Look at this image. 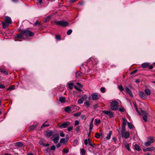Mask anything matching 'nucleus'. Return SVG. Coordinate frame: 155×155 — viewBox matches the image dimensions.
Wrapping results in <instances>:
<instances>
[{
	"mask_svg": "<svg viewBox=\"0 0 155 155\" xmlns=\"http://www.w3.org/2000/svg\"><path fill=\"white\" fill-rule=\"evenodd\" d=\"M84 143L85 145H87L88 143V140L87 139H85L84 140Z\"/></svg>",
	"mask_w": 155,
	"mask_h": 155,
	"instance_id": "54",
	"label": "nucleus"
},
{
	"mask_svg": "<svg viewBox=\"0 0 155 155\" xmlns=\"http://www.w3.org/2000/svg\"><path fill=\"white\" fill-rule=\"evenodd\" d=\"M148 115H144L143 117V120L145 121V122H147V116Z\"/></svg>",
	"mask_w": 155,
	"mask_h": 155,
	"instance_id": "35",
	"label": "nucleus"
},
{
	"mask_svg": "<svg viewBox=\"0 0 155 155\" xmlns=\"http://www.w3.org/2000/svg\"><path fill=\"white\" fill-rule=\"evenodd\" d=\"M10 23H8L5 21L2 23L3 27L4 28H6L8 26L9 24Z\"/></svg>",
	"mask_w": 155,
	"mask_h": 155,
	"instance_id": "18",
	"label": "nucleus"
},
{
	"mask_svg": "<svg viewBox=\"0 0 155 155\" xmlns=\"http://www.w3.org/2000/svg\"><path fill=\"white\" fill-rule=\"evenodd\" d=\"M118 89L121 91H123L124 89L122 85H119L118 86Z\"/></svg>",
	"mask_w": 155,
	"mask_h": 155,
	"instance_id": "38",
	"label": "nucleus"
},
{
	"mask_svg": "<svg viewBox=\"0 0 155 155\" xmlns=\"http://www.w3.org/2000/svg\"><path fill=\"white\" fill-rule=\"evenodd\" d=\"M141 114L142 115L144 116V115H148V114L145 111L142 110L141 111Z\"/></svg>",
	"mask_w": 155,
	"mask_h": 155,
	"instance_id": "32",
	"label": "nucleus"
},
{
	"mask_svg": "<svg viewBox=\"0 0 155 155\" xmlns=\"http://www.w3.org/2000/svg\"><path fill=\"white\" fill-rule=\"evenodd\" d=\"M36 126L35 125H32L30 127L31 129L33 130L36 128Z\"/></svg>",
	"mask_w": 155,
	"mask_h": 155,
	"instance_id": "55",
	"label": "nucleus"
},
{
	"mask_svg": "<svg viewBox=\"0 0 155 155\" xmlns=\"http://www.w3.org/2000/svg\"><path fill=\"white\" fill-rule=\"evenodd\" d=\"M123 122L122 124V126L123 128V129H124L125 127L127 125V120L125 118H123Z\"/></svg>",
	"mask_w": 155,
	"mask_h": 155,
	"instance_id": "11",
	"label": "nucleus"
},
{
	"mask_svg": "<svg viewBox=\"0 0 155 155\" xmlns=\"http://www.w3.org/2000/svg\"><path fill=\"white\" fill-rule=\"evenodd\" d=\"M54 143H57L59 139V136L58 134H54L51 138Z\"/></svg>",
	"mask_w": 155,
	"mask_h": 155,
	"instance_id": "6",
	"label": "nucleus"
},
{
	"mask_svg": "<svg viewBox=\"0 0 155 155\" xmlns=\"http://www.w3.org/2000/svg\"><path fill=\"white\" fill-rule=\"evenodd\" d=\"M100 136H101L100 134H99L98 133H96L95 134V137L96 138H99V137H100Z\"/></svg>",
	"mask_w": 155,
	"mask_h": 155,
	"instance_id": "43",
	"label": "nucleus"
},
{
	"mask_svg": "<svg viewBox=\"0 0 155 155\" xmlns=\"http://www.w3.org/2000/svg\"><path fill=\"white\" fill-rule=\"evenodd\" d=\"M55 38L57 40L61 39L60 36L58 35H57L55 36Z\"/></svg>",
	"mask_w": 155,
	"mask_h": 155,
	"instance_id": "42",
	"label": "nucleus"
},
{
	"mask_svg": "<svg viewBox=\"0 0 155 155\" xmlns=\"http://www.w3.org/2000/svg\"><path fill=\"white\" fill-rule=\"evenodd\" d=\"M154 149L155 148L154 147H149L147 148L144 149H143V151L144 152H146L147 151H151L154 150Z\"/></svg>",
	"mask_w": 155,
	"mask_h": 155,
	"instance_id": "14",
	"label": "nucleus"
},
{
	"mask_svg": "<svg viewBox=\"0 0 155 155\" xmlns=\"http://www.w3.org/2000/svg\"><path fill=\"white\" fill-rule=\"evenodd\" d=\"M93 124L91 123L90 126V127L89 128V130L92 129L93 127Z\"/></svg>",
	"mask_w": 155,
	"mask_h": 155,
	"instance_id": "51",
	"label": "nucleus"
},
{
	"mask_svg": "<svg viewBox=\"0 0 155 155\" xmlns=\"http://www.w3.org/2000/svg\"><path fill=\"white\" fill-rule=\"evenodd\" d=\"M140 97L142 99H145L147 98V96L145 94L143 91H140L139 93Z\"/></svg>",
	"mask_w": 155,
	"mask_h": 155,
	"instance_id": "9",
	"label": "nucleus"
},
{
	"mask_svg": "<svg viewBox=\"0 0 155 155\" xmlns=\"http://www.w3.org/2000/svg\"><path fill=\"white\" fill-rule=\"evenodd\" d=\"M88 143L89 144V145H90L91 144V140L89 139V138L88 139Z\"/></svg>",
	"mask_w": 155,
	"mask_h": 155,
	"instance_id": "63",
	"label": "nucleus"
},
{
	"mask_svg": "<svg viewBox=\"0 0 155 155\" xmlns=\"http://www.w3.org/2000/svg\"><path fill=\"white\" fill-rule=\"evenodd\" d=\"M125 146L126 148L129 151L130 150V149L129 147V144L128 143H125Z\"/></svg>",
	"mask_w": 155,
	"mask_h": 155,
	"instance_id": "30",
	"label": "nucleus"
},
{
	"mask_svg": "<svg viewBox=\"0 0 155 155\" xmlns=\"http://www.w3.org/2000/svg\"><path fill=\"white\" fill-rule=\"evenodd\" d=\"M124 109L123 107L120 108L119 109V110L121 112H124Z\"/></svg>",
	"mask_w": 155,
	"mask_h": 155,
	"instance_id": "50",
	"label": "nucleus"
},
{
	"mask_svg": "<svg viewBox=\"0 0 155 155\" xmlns=\"http://www.w3.org/2000/svg\"><path fill=\"white\" fill-rule=\"evenodd\" d=\"M51 17V15H50L45 18L44 19V22H48L50 20Z\"/></svg>",
	"mask_w": 155,
	"mask_h": 155,
	"instance_id": "19",
	"label": "nucleus"
},
{
	"mask_svg": "<svg viewBox=\"0 0 155 155\" xmlns=\"http://www.w3.org/2000/svg\"><path fill=\"white\" fill-rule=\"evenodd\" d=\"M149 64L148 63H144L141 64V66L143 68H146L149 66Z\"/></svg>",
	"mask_w": 155,
	"mask_h": 155,
	"instance_id": "23",
	"label": "nucleus"
},
{
	"mask_svg": "<svg viewBox=\"0 0 155 155\" xmlns=\"http://www.w3.org/2000/svg\"><path fill=\"white\" fill-rule=\"evenodd\" d=\"M55 24L58 25H60L63 26H66L68 25V22L64 20H62L61 21H54Z\"/></svg>",
	"mask_w": 155,
	"mask_h": 155,
	"instance_id": "2",
	"label": "nucleus"
},
{
	"mask_svg": "<svg viewBox=\"0 0 155 155\" xmlns=\"http://www.w3.org/2000/svg\"><path fill=\"white\" fill-rule=\"evenodd\" d=\"M102 112L104 114H107L110 117H113L114 116V113L110 110H102Z\"/></svg>",
	"mask_w": 155,
	"mask_h": 155,
	"instance_id": "7",
	"label": "nucleus"
},
{
	"mask_svg": "<svg viewBox=\"0 0 155 155\" xmlns=\"http://www.w3.org/2000/svg\"><path fill=\"white\" fill-rule=\"evenodd\" d=\"M0 72H3L7 75H8V72L5 70H2V69H0Z\"/></svg>",
	"mask_w": 155,
	"mask_h": 155,
	"instance_id": "34",
	"label": "nucleus"
},
{
	"mask_svg": "<svg viewBox=\"0 0 155 155\" xmlns=\"http://www.w3.org/2000/svg\"><path fill=\"white\" fill-rule=\"evenodd\" d=\"M81 76V74L80 72H77L76 73V77L77 78H79Z\"/></svg>",
	"mask_w": 155,
	"mask_h": 155,
	"instance_id": "26",
	"label": "nucleus"
},
{
	"mask_svg": "<svg viewBox=\"0 0 155 155\" xmlns=\"http://www.w3.org/2000/svg\"><path fill=\"white\" fill-rule=\"evenodd\" d=\"M69 125L68 123L67 122H64L59 125V127L60 128L62 129L66 127L68 125Z\"/></svg>",
	"mask_w": 155,
	"mask_h": 155,
	"instance_id": "12",
	"label": "nucleus"
},
{
	"mask_svg": "<svg viewBox=\"0 0 155 155\" xmlns=\"http://www.w3.org/2000/svg\"><path fill=\"white\" fill-rule=\"evenodd\" d=\"M65 110L66 112L69 113L71 111V108L69 106L65 108Z\"/></svg>",
	"mask_w": 155,
	"mask_h": 155,
	"instance_id": "27",
	"label": "nucleus"
},
{
	"mask_svg": "<svg viewBox=\"0 0 155 155\" xmlns=\"http://www.w3.org/2000/svg\"><path fill=\"white\" fill-rule=\"evenodd\" d=\"M61 143L60 142L58 143L57 145L56 146L57 148H59L61 146Z\"/></svg>",
	"mask_w": 155,
	"mask_h": 155,
	"instance_id": "49",
	"label": "nucleus"
},
{
	"mask_svg": "<svg viewBox=\"0 0 155 155\" xmlns=\"http://www.w3.org/2000/svg\"><path fill=\"white\" fill-rule=\"evenodd\" d=\"M133 104L134 105V107L135 108V109L136 111L138 112V109L137 108V106L136 102L134 101L133 102Z\"/></svg>",
	"mask_w": 155,
	"mask_h": 155,
	"instance_id": "33",
	"label": "nucleus"
},
{
	"mask_svg": "<svg viewBox=\"0 0 155 155\" xmlns=\"http://www.w3.org/2000/svg\"><path fill=\"white\" fill-rule=\"evenodd\" d=\"M144 92L146 95L149 96L151 94L150 90L148 88L144 90Z\"/></svg>",
	"mask_w": 155,
	"mask_h": 155,
	"instance_id": "16",
	"label": "nucleus"
},
{
	"mask_svg": "<svg viewBox=\"0 0 155 155\" xmlns=\"http://www.w3.org/2000/svg\"><path fill=\"white\" fill-rule=\"evenodd\" d=\"M95 121L96 123H100L101 122V120L100 119H96Z\"/></svg>",
	"mask_w": 155,
	"mask_h": 155,
	"instance_id": "45",
	"label": "nucleus"
},
{
	"mask_svg": "<svg viewBox=\"0 0 155 155\" xmlns=\"http://www.w3.org/2000/svg\"><path fill=\"white\" fill-rule=\"evenodd\" d=\"M53 133L54 132L52 130L47 131L45 132V135L46 137H49L53 135Z\"/></svg>",
	"mask_w": 155,
	"mask_h": 155,
	"instance_id": "8",
	"label": "nucleus"
},
{
	"mask_svg": "<svg viewBox=\"0 0 155 155\" xmlns=\"http://www.w3.org/2000/svg\"><path fill=\"white\" fill-rule=\"evenodd\" d=\"M72 32V30L71 29L68 30L67 32V34L68 35H70Z\"/></svg>",
	"mask_w": 155,
	"mask_h": 155,
	"instance_id": "39",
	"label": "nucleus"
},
{
	"mask_svg": "<svg viewBox=\"0 0 155 155\" xmlns=\"http://www.w3.org/2000/svg\"><path fill=\"white\" fill-rule=\"evenodd\" d=\"M5 21L9 23H12V20L11 18L8 16H6L5 17Z\"/></svg>",
	"mask_w": 155,
	"mask_h": 155,
	"instance_id": "15",
	"label": "nucleus"
},
{
	"mask_svg": "<svg viewBox=\"0 0 155 155\" xmlns=\"http://www.w3.org/2000/svg\"><path fill=\"white\" fill-rule=\"evenodd\" d=\"M59 101L61 103H64L65 101V98L62 97H60Z\"/></svg>",
	"mask_w": 155,
	"mask_h": 155,
	"instance_id": "29",
	"label": "nucleus"
},
{
	"mask_svg": "<svg viewBox=\"0 0 155 155\" xmlns=\"http://www.w3.org/2000/svg\"><path fill=\"white\" fill-rule=\"evenodd\" d=\"M60 135L61 137H64L65 135L63 132H61L60 133Z\"/></svg>",
	"mask_w": 155,
	"mask_h": 155,
	"instance_id": "53",
	"label": "nucleus"
},
{
	"mask_svg": "<svg viewBox=\"0 0 155 155\" xmlns=\"http://www.w3.org/2000/svg\"><path fill=\"white\" fill-rule=\"evenodd\" d=\"M63 151L65 153H67L69 152L68 150L66 148H64L63 150Z\"/></svg>",
	"mask_w": 155,
	"mask_h": 155,
	"instance_id": "37",
	"label": "nucleus"
},
{
	"mask_svg": "<svg viewBox=\"0 0 155 155\" xmlns=\"http://www.w3.org/2000/svg\"><path fill=\"white\" fill-rule=\"evenodd\" d=\"M73 84L72 83H70L68 84V87L71 89H72L73 87Z\"/></svg>",
	"mask_w": 155,
	"mask_h": 155,
	"instance_id": "36",
	"label": "nucleus"
},
{
	"mask_svg": "<svg viewBox=\"0 0 155 155\" xmlns=\"http://www.w3.org/2000/svg\"><path fill=\"white\" fill-rule=\"evenodd\" d=\"M24 35V34L22 33V31L21 32L20 34L17 35V36H16V38H23V36Z\"/></svg>",
	"mask_w": 155,
	"mask_h": 155,
	"instance_id": "22",
	"label": "nucleus"
},
{
	"mask_svg": "<svg viewBox=\"0 0 155 155\" xmlns=\"http://www.w3.org/2000/svg\"><path fill=\"white\" fill-rule=\"evenodd\" d=\"M153 68V66L152 65H150V66H149V69H152Z\"/></svg>",
	"mask_w": 155,
	"mask_h": 155,
	"instance_id": "62",
	"label": "nucleus"
},
{
	"mask_svg": "<svg viewBox=\"0 0 155 155\" xmlns=\"http://www.w3.org/2000/svg\"><path fill=\"white\" fill-rule=\"evenodd\" d=\"M5 88V87L4 85L1 84L0 85V88L1 89H3Z\"/></svg>",
	"mask_w": 155,
	"mask_h": 155,
	"instance_id": "57",
	"label": "nucleus"
},
{
	"mask_svg": "<svg viewBox=\"0 0 155 155\" xmlns=\"http://www.w3.org/2000/svg\"><path fill=\"white\" fill-rule=\"evenodd\" d=\"M112 133V132L111 131H109V133L107 134V137H106V138L107 140H109L110 138Z\"/></svg>",
	"mask_w": 155,
	"mask_h": 155,
	"instance_id": "21",
	"label": "nucleus"
},
{
	"mask_svg": "<svg viewBox=\"0 0 155 155\" xmlns=\"http://www.w3.org/2000/svg\"><path fill=\"white\" fill-rule=\"evenodd\" d=\"M49 126V124H43L41 126V128H42V127H47V126Z\"/></svg>",
	"mask_w": 155,
	"mask_h": 155,
	"instance_id": "52",
	"label": "nucleus"
},
{
	"mask_svg": "<svg viewBox=\"0 0 155 155\" xmlns=\"http://www.w3.org/2000/svg\"><path fill=\"white\" fill-rule=\"evenodd\" d=\"M81 113L80 112H78L74 114V116L75 117H78L80 115Z\"/></svg>",
	"mask_w": 155,
	"mask_h": 155,
	"instance_id": "40",
	"label": "nucleus"
},
{
	"mask_svg": "<svg viewBox=\"0 0 155 155\" xmlns=\"http://www.w3.org/2000/svg\"><path fill=\"white\" fill-rule=\"evenodd\" d=\"M154 141L153 138L152 137H150L148 138L147 141L144 143V145L146 147H148L151 145V143Z\"/></svg>",
	"mask_w": 155,
	"mask_h": 155,
	"instance_id": "5",
	"label": "nucleus"
},
{
	"mask_svg": "<svg viewBox=\"0 0 155 155\" xmlns=\"http://www.w3.org/2000/svg\"><path fill=\"white\" fill-rule=\"evenodd\" d=\"M81 152L82 154H84L85 153V151L84 149H82L81 150Z\"/></svg>",
	"mask_w": 155,
	"mask_h": 155,
	"instance_id": "47",
	"label": "nucleus"
},
{
	"mask_svg": "<svg viewBox=\"0 0 155 155\" xmlns=\"http://www.w3.org/2000/svg\"><path fill=\"white\" fill-rule=\"evenodd\" d=\"M9 87L12 88V89H10L12 90L14 89L15 87L14 86H11Z\"/></svg>",
	"mask_w": 155,
	"mask_h": 155,
	"instance_id": "60",
	"label": "nucleus"
},
{
	"mask_svg": "<svg viewBox=\"0 0 155 155\" xmlns=\"http://www.w3.org/2000/svg\"><path fill=\"white\" fill-rule=\"evenodd\" d=\"M55 147L54 145H52V146L51 147V150H55Z\"/></svg>",
	"mask_w": 155,
	"mask_h": 155,
	"instance_id": "46",
	"label": "nucleus"
},
{
	"mask_svg": "<svg viewBox=\"0 0 155 155\" xmlns=\"http://www.w3.org/2000/svg\"><path fill=\"white\" fill-rule=\"evenodd\" d=\"M80 130V127L79 126L77 127L76 128V130L77 131H79Z\"/></svg>",
	"mask_w": 155,
	"mask_h": 155,
	"instance_id": "59",
	"label": "nucleus"
},
{
	"mask_svg": "<svg viewBox=\"0 0 155 155\" xmlns=\"http://www.w3.org/2000/svg\"><path fill=\"white\" fill-rule=\"evenodd\" d=\"M126 90L131 97H133L134 96L131 91L128 87H127L126 88Z\"/></svg>",
	"mask_w": 155,
	"mask_h": 155,
	"instance_id": "17",
	"label": "nucleus"
},
{
	"mask_svg": "<svg viewBox=\"0 0 155 155\" xmlns=\"http://www.w3.org/2000/svg\"><path fill=\"white\" fill-rule=\"evenodd\" d=\"M84 104L86 105L87 108H88L90 106V102L88 101H86L84 103Z\"/></svg>",
	"mask_w": 155,
	"mask_h": 155,
	"instance_id": "31",
	"label": "nucleus"
},
{
	"mask_svg": "<svg viewBox=\"0 0 155 155\" xmlns=\"http://www.w3.org/2000/svg\"><path fill=\"white\" fill-rule=\"evenodd\" d=\"M77 84L80 87H82V85L80 83H77Z\"/></svg>",
	"mask_w": 155,
	"mask_h": 155,
	"instance_id": "58",
	"label": "nucleus"
},
{
	"mask_svg": "<svg viewBox=\"0 0 155 155\" xmlns=\"http://www.w3.org/2000/svg\"><path fill=\"white\" fill-rule=\"evenodd\" d=\"M79 124V122L78 120H76V121H75L74 125L75 126H76V125H78Z\"/></svg>",
	"mask_w": 155,
	"mask_h": 155,
	"instance_id": "56",
	"label": "nucleus"
},
{
	"mask_svg": "<svg viewBox=\"0 0 155 155\" xmlns=\"http://www.w3.org/2000/svg\"><path fill=\"white\" fill-rule=\"evenodd\" d=\"M118 103L116 101H112L110 103V109L112 110H116L118 109Z\"/></svg>",
	"mask_w": 155,
	"mask_h": 155,
	"instance_id": "1",
	"label": "nucleus"
},
{
	"mask_svg": "<svg viewBox=\"0 0 155 155\" xmlns=\"http://www.w3.org/2000/svg\"><path fill=\"white\" fill-rule=\"evenodd\" d=\"M98 94L95 93H94L92 94V98L93 100H96L98 98Z\"/></svg>",
	"mask_w": 155,
	"mask_h": 155,
	"instance_id": "13",
	"label": "nucleus"
},
{
	"mask_svg": "<svg viewBox=\"0 0 155 155\" xmlns=\"http://www.w3.org/2000/svg\"><path fill=\"white\" fill-rule=\"evenodd\" d=\"M73 127L72 126H71L68 128V129H67L68 130V131H70L73 129Z\"/></svg>",
	"mask_w": 155,
	"mask_h": 155,
	"instance_id": "48",
	"label": "nucleus"
},
{
	"mask_svg": "<svg viewBox=\"0 0 155 155\" xmlns=\"http://www.w3.org/2000/svg\"><path fill=\"white\" fill-rule=\"evenodd\" d=\"M105 88L104 87H102L101 89V91L103 93L105 92Z\"/></svg>",
	"mask_w": 155,
	"mask_h": 155,
	"instance_id": "44",
	"label": "nucleus"
},
{
	"mask_svg": "<svg viewBox=\"0 0 155 155\" xmlns=\"http://www.w3.org/2000/svg\"><path fill=\"white\" fill-rule=\"evenodd\" d=\"M37 25H38L39 26L40 25V24L38 22V21H36V22L34 24V25L35 26H36Z\"/></svg>",
	"mask_w": 155,
	"mask_h": 155,
	"instance_id": "41",
	"label": "nucleus"
},
{
	"mask_svg": "<svg viewBox=\"0 0 155 155\" xmlns=\"http://www.w3.org/2000/svg\"><path fill=\"white\" fill-rule=\"evenodd\" d=\"M135 82L137 83H138L140 82V81L138 79H136L135 80Z\"/></svg>",
	"mask_w": 155,
	"mask_h": 155,
	"instance_id": "64",
	"label": "nucleus"
},
{
	"mask_svg": "<svg viewBox=\"0 0 155 155\" xmlns=\"http://www.w3.org/2000/svg\"><path fill=\"white\" fill-rule=\"evenodd\" d=\"M87 96L86 95H84L78 100V102L79 104H81L83 103L84 99L87 98Z\"/></svg>",
	"mask_w": 155,
	"mask_h": 155,
	"instance_id": "10",
	"label": "nucleus"
},
{
	"mask_svg": "<svg viewBox=\"0 0 155 155\" xmlns=\"http://www.w3.org/2000/svg\"><path fill=\"white\" fill-rule=\"evenodd\" d=\"M119 133L123 137H124L126 139H127L129 137V133L128 132H125V129L120 130L119 131Z\"/></svg>",
	"mask_w": 155,
	"mask_h": 155,
	"instance_id": "3",
	"label": "nucleus"
},
{
	"mask_svg": "<svg viewBox=\"0 0 155 155\" xmlns=\"http://www.w3.org/2000/svg\"><path fill=\"white\" fill-rule=\"evenodd\" d=\"M22 33L24 34V35L27 37L32 36L34 35V33L33 32L28 30H23Z\"/></svg>",
	"mask_w": 155,
	"mask_h": 155,
	"instance_id": "4",
	"label": "nucleus"
},
{
	"mask_svg": "<svg viewBox=\"0 0 155 155\" xmlns=\"http://www.w3.org/2000/svg\"><path fill=\"white\" fill-rule=\"evenodd\" d=\"M60 142L61 143H63L65 145L67 144V141L64 138L61 139L60 140Z\"/></svg>",
	"mask_w": 155,
	"mask_h": 155,
	"instance_id": "20",
	"label": "nucleus"
},
{
	"mask_svg": "<svg viewBox=\"0 0 155 155\" xmlns=\"http://www.w3.org/2000/svg\"><path fill=\"white\" fill-rule=\"evenodd\" d=\"M127 124L128 127L130 129H132L134 127V126L130 123L128 122Z\"/></svg>",
	"mask_w": 155,
	"mask_h": 155,
	"instance_id": "28",
	"label": "nucleus"
},
{
	"mask_svg": "<svg viewBox=\"0 0 155 155\" xmlns=\"http://www.w3.org/2000/svg\"><path fill=\"white\" fill-rule=\"evenodd\" d=\"M112 140L115 142H116V137H113L112 138Z\"/></svg>",
	"mask_w": 155,
	"mask_h": 155,
	"instance_id": "61",
	"label": "nucleus"
},
{
	"mask_svg": "<svg viewBox=\"0 0 155 155\" xmlns=\"http://www.w3.org/2000/svg\"><path fill=\"white\" fill-rule=\"evenodd\" d=\"M134 148L135 149L137 150V151H140V150L141 149L140 148L138 144H136L134 145Z\"/></svg>",
	"mask_w": 155,
	"mask_h": 155,
	"instance_id": "24",
	"label": "nucleus"
},
{
	"mask_svg": "<svg viewBox=\"0 0 155 155\" xmlns=\"http://www.w3.org/2000/svg\"><path fill=\"white\" fill-rule=\"evenodd\" d=\"M15 145L18 147H22L23 146V144L21 142H17L15 143Z\"/></svg>",
	"mask_w": 155,
	"mask_h": 155,
	"instance_id": "25",
	"label": "nucleus"
}]
</instances>
